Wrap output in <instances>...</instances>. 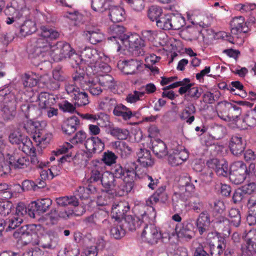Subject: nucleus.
<instances>
[{
  "instance_id": "nucleus-1",
  "label": "nucleus",
  "mask_w": 256,
  "mask_h": 256,
  "mask_svg": "<svg viewBox=\"0 0 256 256\" xmlns=\"http://www.w3.org/2000/svg\"><path fill=\"white\" fill-rule=\"evenodd\" d=\"M41 228L40 224H27L18 228L14 233L13 236L16 238L20 239L25 244L32 243L44 248H54L58 244L56 232L48 230L36 239L38 232Z\"/></svg>"
},
{
  "instance_id": "nucleus-2",
  "label": "nucleus",
  "mask_w": 256,
  "mask_h": 256,
  "mask_svg": "<svg viewBox=\"0 0 256 256\" xmlns=\"http://www.w3.org/2000/svg\"><path fill=\"white\" fill-rule=\"evenodd\" d=\"M40 36L34 42V50L30 54L32 58L44 56V53L50 51V40H56L60 36V32L56 29L48 26H42L40 28Z\"/></svg>"
},
{
  "instance_id": "nucleus-3",
  "label": "nucleus",
  "mask_w": 256,
  "mask_h": 256,
  "mask_svg": "<svg viewBox=\"0 0 256 256\" xmlns=\"http://www.w3.org/2000/svg\"><path fill=\"white\" fill-rule=\"evenodd\" d=\"M122 48L130 50H140L138 54L143 55L144 52L142 48L145 46L144 42L137 34L130 35L124 34L123 38L120 40Z\"/></svg>"
},
{
  "instance_id": "nucleus-4",
  "label": "nucleus",
  "mask_w": 256,
  "mask_h": 256,
  "mask_svg": "<svg viewBox=\"0 0 256 256\" xmlns=\"http://www.w3.org/2000/svg\"><path fill=\"white\" fill-rule=\"evenodd\" d=\"M248 174L246 164L243 161H234L230 167V179L236 184H242Z\"/></svg>"
},
{
  "instance_id": "nucleus-5",
  "label": "nucleus",
  "mask_w": 256,
  "mask_h": 256,
  "mask_svg": "<svg viewBox=\"0 0 256 256\" xmlns=\"http://www.w3.org/2000/svg\"><path fill=\"white\" fill-rule=\"evenodd\" d=\"M38 124V122L27 121L26 124H24V128L28 132H32L36 129ZM33 138L36 142H38L39 144L41 145V146H42L43 145L50 142L52 138V134L46 132L44 130H35V134Z\"/></svg>"
},
{
  "instance_id": "nucleus-6",
  "label": "nucleus",
  "mask_w": 256,
  "mask_h": 256,
  "mask_svg": "<svg viewBox=\"0 0 256 256\" xmlns=\"http://www.w3.org/2000/svg\"><path fill=\"white\" fill-rule=\"evenodd\" d=\"M65 88L68 94L73 96L76 106H82L89 104L88 94L84 92H80L75 84H66Z\"/></svg>"
},
{
  "instance_id": "nucleus-7",
  "label": "nucleus",
  "mask_w": 256,
  "mask_h": 256,
  "mask_svg": "<svg viewBox=\"0 0 256 256\" xmlns=\"http://www.w3.org/2000/svg\"><path fill=\"white\" fill-rule=\"evenodd\" d=\"M52 204V200L48 198L32 201L28 205V215L32 218H35L36 212L39 214H44L50 208Z\"/></svg>"
},
{
  "instance_id": "nucleus-8",
  "label": "nucleus",
  "mask_w": 256,
  "mask_h": 256,
  "mask_svg": "<svg viewBox=\"0 0 256 256\" xmlns=\"http://www.w3.org/2000/svg\"><path fill=\"white\" fill-rule=\"evenodd\" d=\"M72 50L73 49L70 44L67 42H59L56 45L51 47V50L49 52L54 60L58 61L63 58H68Z\"/></svg>"
},
{
  "instance_id": "nucleus-9",
  "label": "nucleus",
  "mask_w": 256,
  "mask_h": 256,
  "mask_svg": "<svg viewBox=\"0 0 256 256\" xmlns=\"http://www.w3.org/2000/svg\"><path fill=\"white\" fill-rule=\"evenodd\" d=\"M142 238L144 240L152 245L162 241L161 232L153 224L144 226L142 233Z\"/></svg>"
},
{
  "instance_id": "nucleus-10",
  "label": "nucleus",
  "mask_w": 256,
  "mask_h": 256,
  "mask_svg": "<svg viewBox=\"0 0 256 256\" xmlns=\"http://www.w3.org/2000/svg\"><path fill=\"white\" fill-rule=\"evenodd\" d=\"M3 117L6 120L12 119L16 114V102L12 94H4V105L2 110Z\"/></svg>"
},
{
  "instance_id": "nucleus-11",
  "label": "nucleus",
  "mask_w": 256,
  "mask_h": 256,
  "mask_svg": "<svg viewBox=\"0 0 256 256\" xmlns=\"http://www.w3.org/2000/svg\"><path fill=\"white\" fill-rule=\"evenodd\" d=\"M108 32L112 36L108 40L113 42V47L117 52L120 51L122 48L120 40L123 38L124 28L122 26L112 24L110 27Z\"/></svg>"
},
{
  "instance_id": "nucleus-12",
  "label": "nucleus",
  "mask_w": 256,
  "mask_h": 256,
  "mask_svg": "<svg viewBox=\"0 0 256 256\" xmlns=\"http://www.w3.org/2000/svg\"><path fill=\"white\" fill-rule=\"evenodd\" d=\"M132 189L131 182L126 184L123 180L118 179L108 194L113 198L116 196H122L126 195Z\"/></svg>"
},
{
  "instance_id": "nucleus-13",
  "label": "nucleus",
  "mask_w": 256,
  "mask_h": 256,
  "mask_svg": "<svg viewBox=\"0 0 256 256\" xmlns=\"http://www.w3.org/2000/svg\"><path fill=\"white\" fill-rule=\"evenodd\" d=\"M141 62L135 59L127 60H120L118 63V68L126 74H133L136 73L139 67L141 66Z\"/></svg>"
},
{
  "instance_id": "nucleus-14",
  "label": "nucleus",
  "mask_w": 256,
  "mask_h": 256,
  "mask_svg": "<svg viewBox=\"0 0 256 256\" xmlns=\"http://www.w3.org/2000/svg\"><path fill=\"white\" fill-rule=\"evenodd\" d=\"M142 223L144 224L145 226L152 224L154 222L156 217V212L154 208L152 206H142L140 208L137 214Z\"/></svg>"
},
{
  "instance_id": "nucleus-15",
  "label": "nucleus",
  "mask_w": 256,
  "mask_h": 256,
  "mask_svg": "<svg viewBox=\"0 0 256 256\" xmlns=\"http://www.w3.org/2000/svg\"><path fill=\"white\" fill-rule=\"evenodd\" d=\"M84 32L86 38L93 44L102 42L104 38L102 32L97 26L88 25Z\"/></svg>"
},
{
  "instance_id": "nucleus-16",
  "label": "nucleus",
  "mask_w": 256,
  "mask_h": 256,
  "mask_svg": "<svg viewBox=\"0 0 256 256\" xmlns=\"http://www.w3.org/2000/svg\"><path fill=\"white\" fill-rule=\"evenodd\" d=\"M226 247V240L223 237L216 236L209 242L212 256H220Z\"/></svg>"
},
{
  "instance_id": "nucleus-17",
  "label": "nucleus",
  "mask_w": 256,
  "mask_h": 256,
  "mask_svg": "<svg viewBox=\"0 0 256 256\" xmlns=\"http://www.w3.org/2000/svg\"><path fill=\"white\" fill-rule=\"evenodd\" d=\"M27 166L28 164L24 161H0V176L8 174L12 168L24 169Z\"/></svg>"
},
{
  "instance_id": "nucleus-18",
  "label": "nucleus",
  "mask_w": 256,
  "mask_h": 256,
  "mask_svg": "<svg viewBox=\"0 0 256 256\" xmlns=\"http://www.w3.org/2000/svg\"><path fill=\"white\" fill-rule=\"evenodd\" d=\"M208 167L214 168L219 176H227L230 175V168L226 161H207Z\"/></svg>"
},
{
  "instance_id": "nucleus-19",
  "label": "nucleus",
  "mask_w": 256,
  "mask_h": 256,
  "mask_svg": "<svg viewBox=\"0 0 256 256\" xmlns=\"http://www.w3.org/2000/svg\"><path fill=\"white\" fill-rule=\"evenodd\" d=\"M244 16L235 17L230 22L231 34L233 36H236L242 32L246 33L248 31V26L246 22H244Z\"/></svg>"
},
{
  "instance_id": "nucleus-20",
  "label": "nucleus",
  "mask_w": 256,
  "mask_h": 256,
  "mask_svg": "<svg viewBox=\"0 0 256 256\" xmlns=\"http://www.w3.org/2000/svg\"><path fill=\"white\" fill-rule=\"evenodd\" d=\"M194 227L193 224L190 222H184L178 228H176L178 236L179 238H184L188 240L194 236Z\"/></svg>"
},
{
  "instance_id": "nucleus-21",
  "label": "nucleus",
  "mask_w": 256,
  "mask_h": 256,
  "mask_svg": "<svg viewBox=\"0 0 256 256\" xmlns=\"http://www.w3.org/2000/svg\"><path fill=\"white\" fill-rule=\"evenodd\" d=\"M80 122L78 118L76 116H72L65 120L62 125V130L65 134L70 135L74 133L78 128Z\"/></svg>"
},
{
  "instance_id": "nucleus-22",
  "label": "nucleus",
  "mask_w": 256,
  "mask_h": 256,
  "mask_svg": "<svg viewBox=\"0 0 256 256\" xmlns=\"http://www.w3.org/2000/svg\"><path fill=\"white\" fill-rule=\"evenodd\" d=\"M72 148V145L66 142L62 146H60L58 149L52 152L50 160H66V159L73 158L72 154H65L68 152V150Z\"/></svg>"
},
{
  "instance_id": "nucleus-23",
  "label": "nucleus",
  "mask_w": 256,
  "mask_h": 256,
  "mask_svg": "<svg viewBox=\"0 0 256 256\" xmlns=\"http://www.w3.org/2000/svg\"><path fill=\"white\" fill-rule=\"evenodd\" d=\"M220 113L223 116H226L230 119L234 120L241 114V110L240 108L237 106L228 103L221 107Z\"/></svg>"
},
{
  "instance_id": "nucleus-24",
  "label": "nucleus",
  "mask_w": 256,
  "mask_h": 256,
  "mask_svg": "<svg viewBox=\"0 0 256 256\" xmlns=\"http://www.w3.org/2000/svg\"><path fill=\"white\" fill-rule=\"evenodd\" d=\"M82 57L83 61L90 67L96 64L100 58L96 49L90 48H86L82 52Z\"/></svg>"
},
{
  "instance_id": "nucleus-25",
  "label": "nucleus",
  "mask_w": 256,
  "mask_h": 256,
  "mask_svg": "<svg viewBox=\"0 0 256 256\" xmlns=\"http://www.w3.org/2000/svg\"><path fill=\"white\" fill-rule=\"evenodd\" d=\"M230 222L228 218L222 216L216 218L214 220L215 226L222 232L225 236H228L231 232Z\"/></svg>"
},
{
  "instance_id": "nucleus-26",
  "label": "nucleus",
  "mask_w": 256,
  "mask_h": 256,
  "mask_svg": "<svg viewBox=\"0 0 256 256\" xmlns=\"http://www.w3.org/2000/svg\"><path fill=\"white\" fill-rule=\"evenodd\" d=\"M244 144L239 135L232 136L230 138L229 147L232 153L235 156L240 154L244 150Z\"/></svg>"
},
{
  "instance_id": "nucleus-27",
  "label": "nucleus",
  "mask_w": 256,
  "mask_h": 256,
  "mask_svg": "<svg viewBox=\"0 0 256 256\" xmlns=\"http://www.w3.org/2000/svg\"><path fill=\"white\" fill-rule=\"evenodd\" d=\"M130 206L128 203L124 202H120L117 204H115L112 208L111 214L112 218L116 220H120L124 218L126 214L129 211Z\"/></svg>"
},
{
  "instance_id": "nucleus-28",
  "label": "nucleus",
  "mask_w": 256,
  "mask_h": 256,
  "mask_svg": "<svg viewBox=\"0 0 256 256\" xmlns=\"http://www.w3.org/2000/svg\"><path fill=\"white\" fill-rule=\"evenodd\" d=\"M210 224V218L207 211L202 212L198 216L196 222V228L200 235H202L208 229Z\"/></svg>"
},
{
  "instance_id": "nucleus-29",
  "label": "nucleus",
  "mask_w": 256,
  "mask_h": 256,
  "mask_svg": "<svg viewBox=\"0 0 256 256\" xmlns=\"http://www.w3.org/2000/svg\"><path fill=\"white\" fill-rule=\"evenodd\" d=\"M108 10H109L108 16L114 22H122L125 20L126 12L123 8L111 5Z\"/></svg>"
},
{
  "instance_id": "nucleus-30",
  "label": "nucleus",
  "mask_w": 256,
  "mask_h": 256,
  "mask_svg": "<svg viewBox=\"0 0 256 256\" xmlns=\"http://www.w3.org/2000/svg\"><path fill=\"white\" fill-rule=\"evenodd\" d=\"M118 180L108 171L104 172L101 180V184L103 187L102 192L108 194Z\"/></svg>"
},
{
  "instance_id": "nucleus-31",
  "label": "nucleus",
  "mask_w": 256,
  "mask_h": 256,
  "mask_svg": "<svg viewBox=\"0 0 256 256\" xmlns=\"http://www.w3.org/2000/svg\"><path fill=\"white\" fill-rule=\"evenodd\" d=\"M252 232H253L252 230H250L245 235V237L246 238V244L241 246L240 256H253L254 251V241L252 238L250 237V234Z\"/></svg>"
},
{
  "instance_id": "nucleus-32",
  "label": "nucleus",
  "mask_w": 256,
  "mask_h": 256,
  "mask_svg": "<svg viewBox=\"0 0 256 256\" xmlns=\"http://www.w3.org/2000/svg\"><path fill=\"white\" fill-rule=\"evenodd\" d=\"M38 106L42 112L52 106L55 102V99L52 95H50L47 92H40L38 96Z\"/></svg>"
},
{
  "instance_id": "nucleus-33",
  "label": "nucleus",
  "mask_w": 256,
  "mask_h": 256,
  "mask_svg": "<svg viewBox=\"0 0 256 256\" xmlns=\"http://www.w3.org/2000/svg\"><path fill=\"white\" fill-rule=\"evenodd\" d=\"M152 150L158 158H162L168 154L166 144L159 138L152 142Z\"/></svg>"
},
{
  "instance_id": "nucleus-34",
  "label": "nucleus",
  "mask_w": 256,
  "mask_h": 256,
  "mask_svg": "<svg viewBox=\"0 0 256 256\" xmlns=\"http://www.w3.org/2000/svg\"><path fill=\"white\" fill-rule=\"evenodd\" d=\"M113 114L116 116L122 117L125 120H130L134 116L129 108L121 104H116L113 110Z\"/></svg>"
},
{
  "instance_id": "nucleus-35",
  "label": "nucleus",
  "mask_w": 256,
  "mask_h": 256,
  "mask_svg": "<svg viewBox=\"0 0 256 256\" xmlns=\"http://www.w3.org/2000/svg\"><path fill=\"white\" fill-rule=\"evenodd\" d=\"M196 112V109L194 106L192 104H188L182 112L180 118L182 120H186L187 123L190 124L194 120V114Z\"/></svg>"
},
{
  "instance_id": "nucleus-36",
  "label": "nucleus",
  "mask_w": 256,
  "mask_h": 256,
  "mask_svg": "<svg viewBox=\"0 0 256 256\" xmlns=\"http://www.w3.org/2000/svg\"><path fill=\"white\" fill-rule=\"evenodd\" d=\"M19 148L24 153L30 155L32 159L38 158L36 157V149L33 147L32 142L27 136L23 139L22 144L19 145Z\"/></svg>"
},
{
  "instance_id": "nucleus-37",
  "label": "nucleus",
  "mask_w": 256,
  "mask_h": 256,
  "mask_svg": "<svg viewBox=\"0 0 256 256\" xmlns=\"http://www.w3.org/2000/svg\"><path fill=\"white\" fill-rule=\"evenodd\" d=\"M186 14L188 20H190L192 23L198 24L199 26L202 28L208 27V25L201 20L202 14L199 10L195 9L190 10L186 12Z\"/></svg>"
},
{
  "instance_id": "nucleus-38",
  "label": "nucleus",
  "mask_w": 256,
  "mask_h": 256,
  "mask_svg": "<svg viewBox=\"0 0 256 256\" xmlns=\"http://www.w3.org/2000/svg\"><path fill=\"white\" fill-rule=\"evenodd\" d=\"M106 165L110 167V171H108L112 174L116 178L120 179L122 176L125 175V171L122 166L116 163V161H104Z\"/></svg>"
},
{
  "instance_id": "nucleus-39",
  "label": "nucleus",
  "mask_w": 256,
  "mask_h": 256,
  "mask_svg": "<svg viewBox=\"0 0 256 256\" xmlns=\"http://www.w3.org/2000/svg\"><path fill=\"white\" fill-rule=\"evenodd\" d=\"M114 146L116 148L118 154L122 158H127L132 152L131 148L124 142H116Z\"/></svg>"
},
{
  "instance_id": "nucleus-40",
  "label": "nucleus",
  "mask_w": 256,
  "mask_h": 256,
  "mask_svg": "<svg viewBox=\"0 0 256 256\" xmlns=\"http://www.w3.org/2000/svg\"><path fill=\"white\" fill-rule=\"evenodd\" d=\"M86 86L88 91L93 96H98L102 92V86L94 77L88 80Z\"/></svg>"
},
{
  "instance_id": "nucleus-41",
  "label": "nucleus",
  "mask_w": 256,
  "mask_h": 256,
  "mask_svg": "<svg viewBox=\"0 0 256 256\" xmlns=\"http://www.w3.org/2000/svg\"><path fill=\"white\" fill-rule=\"evenodd\" d=\"M111 6L110 0H92V8L94 10L103 12Z\"/></svg>"
},
{
  "instance_id": "nucleus-42",
  "label": "nucleus",
  "mask_w": 256,
  "mask_h": 256,
  "mask_svg": "<svg viewBox=\"0 0 256 256\" xmlns=\"http://www.w3.org/2000/svg\"><path fill=\"white\" fill-rule=\"evenodd\" d=\"M56 201L58 205L60 206L70 205L76 207L79 204L78 199L75 196L60 197L56 198Z\"/></svg>"
},
{
  "instance_id": "nucleus-43",
  "label": "nucleus",
  "mask_w": 256,
  "mask_h": 256,
  "mask_svg": "<svg viewBox=\"0 0 256 256\" xmlns=\"http://www.w3.org/2000/svg\"><path fill=\"white\" fill-rule=\"evenodd\" d=\"M36 30V22L32 20H27L21 26L20 30L22 36H25L35 32Z\"/></svg>"
},
{
  "instance_id": "nucleus-44",
  "label": "nucleus",
  "mask_w": 256,
  "mask_h": 256,
  "mask_svg": "<svg viewBox=\"0 0 256 256\" xmlns=\"http://www.w3.org/2000/svg\"><path fill=\"white\" fill-rule=\"evenodd\" d=\"M170 30H178L185 25V20L180 14H170Z\"/></svg>"
},
{
  "instance_id": "nucleus-45",
  "label": "nucleus",
  "mask_w": 256,
  "mask_h": 256,
  "mask_svg": "<svg viewBox=\"0 0 256 256\" xmlns=\"http://www.w3.org/2000/svg\"><path fill=\"white\" fill-rule=\"evenodd\" d=\"M126 227L131 231L136 230L142 224V222L138 216H134L131 215H127L124 217Z\"/></svg>"
},
{
  "instance_id": "nucleus-46",
  "label": "nucleus",
  "mask_w": 256,
  "mask_h": 256,
  "mask_svg": "<svg viewBox=\"0 0 256 256\" xmlns=\"http://www.w3.org/2000/svg\"><path fill=\"white\" fill-rule=\"evenodd\" d=\"M93 214L98 227L100 228L103 225L105 227H108L110 222L107 220L108 215L106 212H94Z\"/></svg>"
},
{
  "instance_id": "nucleus-47",
  "label": "nucleus",
  "mask_w": 256,
  "mask_h": 256,
  "mask_svg": "<svg viewBox=\"0 0 256 256\" xmlns=\"http://www.w3.org/2000/svg\"><path fill=\"white\" fill-rule=\"evenodd\" d=\"M97 79L99 84L102 87L111 88L113 86L114 78L110 74H100L94 76Z\"/></svg>"
},
{
  "instance_id": "nucleus-48",
  "label": "nucleus",
  "mask_w": 256,
  "mask_h": 256,
  "mask_svg": "<svg viewBox=\"0 0 256 256\" xmlns=\"http://www.w3.org/2000/svg\"><path fill=\"white\" fill-rule=\"evenodd\" d=\"M109 133L112 136L121 140L126 139L129 134L127 130L114 126L110 127Z\"/></svg>"
},
{
  "instance_id": "nucleus-49",
  "label": "nucleus",
  "mask_w": 256,
  "mask_h": 256,
  "mask_svg": "<svg viewBox=\"0 0 256 256\" xmlns=\"http://www.w3.org/2000/svg\"><path fill=\"white\" fill-rule=\"evenodd\" d=\"M229 220L232 226L238 227L241 222V216L238 209L232 208L228 212Z\"/></svg>"
},
{
  "instance_id": "nucleus-50",
  "label": "nucleus",
  "mask_w": 256,
  "mask_h": 256,
  "mask_svg": "<svg viewBox=\"0 0 256 256\" xmlns=\"http://www.w3.org/2000/svg\"><path fill=\"white\" fill-rule=\"evenodd\" d=\"M256 6L254 4H240L236 5V9L241 13L246 15L250 14H256Z\"/></svg>"
},
{
  "instance_id": "nucleus-51",
  "label": "nucleus",
  "mask_w": 256,
  "mask_h": 256,
  "mask_svg": "<svg viewBox=\"0 0 256 256\" xmlns=\"http://www.w3.org/2000/svg\"><path fill=\"white\" fill-rule=\"evenodd\" d=\"M156 26L161 30H170L171 26H170V14H164L156 22Z\"/></svg>"
},
{
  "instance_id": "nucleus-52",
  "label": "nucleus",
  "mask_w": 256,
  "mask_h": 256,
  "mask_svg": "<svg viewBox=\"0 0 256 256\" xmlns=\"http://www.w3.org/2000/svg\"><path fill=\"white\" fill-rule=\"evenodd\" d=\"M117 102L116 99L106 97L104 100L102 101L98 104L100 109L110 112L114 108Z\"/></svg>"
},
{
  "instance_id": "nucleus-53",
  "label": "nucleus",
  "mask_w": 256,
  "mask_h": 256,
  "mask_svg": "<svg viewBox=\"0 0 256 256\" xmlns=\"http://www.w3.org/2000/svg\"><path fill=\"white\" fill-rule=\"evenodd\" d=\"M48 176V171L42 170L40 174V178L36 180L35 182V188L36 190L38 189L44 188L47 183V181L50 180Z\"/></svg>"
},
{
  "instance_id": "nucleus-54",
  "label": "nucleus",
  "mask_w": 256,
  "mask_h": 256,
  "mask_svg": "<svg viewBox=\"0 0 256 256\" xmlns=\"http://www.w3.org/2000/svg\"><path fill=\"white\" fill-rule=\"evenodd\" d=\"M162 9L156 6H152L150 7L148 11V17L152 21H156V22L159 18L164 15Z\"/></svg>"
},
{
  "instance_id": "nucleus-55",
  "label": "nucleus",
  "mask_w": 256,
  "mask_h": 256,
  "mask_svg": "<svg viewBox=\"0 0 256 256\" xmlns=\"http://www.w3.org/2000/svg\"><path fill=\"white\" fill-rule=\"evenodd\" d=\"M80 116L84 119L96 120H104L106 124L104 126H106V122H109V116L108 114L104 113H100L97 115H94L90 114H80Z\"/></svg>"
},
{
  "instance_id": "nucleus-56",
  "label": "nucleus",
  "mask_w": 256,
  "mask_h": 256,
  "mask_svg": "<svg viewBox=\"0 0 256 256\" xmlns=\"http://www.w3.org/2000/svg\"><path fill=\"white\" fill-rule=\"evenodd\" d=\"M97 190L96 188L92 185H88L86 188L84 187H79L78 190V196L80 198H88L89 196V194L96 193Z\"/></svg>"
},
{
  "instance_id": "nucleus-57",
  "label": "nucleus",
  "mask_w": 256,
  "mask_h": 256,
  "mask_svg": "<svg viewBox=\"0 0 256 256\" xmlns=\"http://www.w3.org/2000/svg\"><path fill=\"white\" fill-rule=\"evenodd\" d=\"M102 58L100 57V60H98V62L91 67L94 68V71L96 73L100 72L107 73L110 71V66L106 63L102 62Z\"/></svg>"
},
{
  "instance_id": "nucleus-58",
  "label": "nucleus",
  "mask_w": 256,
  "mask_h": 256,
  "mask_svg": "<svg viewBox=\"0 0 256 256\" xmlns=\"http://www.w3.org/2000/svg\"><path fill=\"white\" fill-rule=\"evenodd\" d=\"M26 136L22 134L19 131L16 130L11 132L8 136L9 141L12 144L20 145Z\"/></svg>"
},
{
  "instance_id": "nucleus-59",
  "label": "nucleus",
  "mask_w": 256,
  "mask_h": 256,
  "mask_svg": "<svg viewBox=\"0 0 256 256\" xmlns=\"http://www.w3.org/2000/svg\"><path fill=\"white\" fill-rule=\"evenodd\" d=\"M33 74L30 75L26 74L23 78V85L24 88H31L36 85L38 80Z\"/></svg>"
},
{
  "instance_id": "nucleus-60",
  "label": "nucleus",
  "mask_w": 256,
  "mask_h": 256,
  "mask_svg": "<svg viewBox=\"0 0 256 256\" xmlns=\"http://www.w3.org/2000/svg\"><path fill=\"white\" fill-rule=\"evenodd\" d=\"M68 58L70 59V62L72 67L76 68L79 66L82 61H83L82 55L80 56L75 53L74 50L72 52H70V56H68Z\"/></svg>"
},
{
  "instance_id": "nucleus-61",
  "label": "nucleus",
  "mask_w": 256,
  "mask_h": 256,
  "mask_svg": "<svg viewBox=\"0 0 256 256\" xmlns=\"http://www.w3.org/2000/svg\"><path fill=\"white\" fill-rule=\"evenodd\" d=\"M110 236L115 239H120L125 234V230L120 225H114L110 230Z\"/></svg>"
},
{
  "instance_id": "nucleus-62",
  "label": "nucleus",
  "mask_w": 256,
  "mask_h": 256,
  "mask_svg": "<svg viewBox=\"0 0 256 256\" xmlns=\"http://www.w3.org/2000/svg\"><path fill=\"white\" fill-rule=\"evenodd\" d=\"M114 198L106 192H104L101 195L98 196L96 204L98 206H104L110 204Z\"/></svg>"
},
{
  "instance_id": "nucleus-63",
  "label": "nucleus",
  "mask_w": 256,
  "mask_h": 256,
  "mask_svg": "<svg viewBox=\"0 0 256 256\" xmlns=\"http://www.w3.org/2000/svg\"><path fill=\"white\" fill-rule=\"evenodd\" d=\"M47 80L46 81H44L43 82L46 88L50 90H58L60 86V82L54 80L52 78H48L47 76L44 77L42 80Z\"/></svg>"
},
{
  "instance_id": "nucleus-64",
  "label": "nucleus",
  "mask_w": 256,
  "mask_h": 256,
  "mask_svg": "<svg viewBox=\"0 0 256 256\" xmlns=\"http://www.w3.org/2000/svg\"><path fill=\"white\" fill-rule=\"evenodd\" d=\"M86 138V133L82 130H79L74 136L70 139V142L72 144H82Z\"/></svg>"
}]
</instances>
